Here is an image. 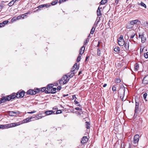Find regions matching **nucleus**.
I'll return each instance as SVG.
<instances>
[{
  "label": "nucleus",
  "instance_id": "nucleus-1",
  "mask_svg": "<svg viewBox=\"0 0 148 148\" xmlns=\"http://www.w3.org/2000/svg\"><path fill=\"white\" fill-rule=\"evenodd\" d=\"M40 92V89L38 88H37L35 90L32 89H29L27 91L26 94L27 95H34L36 94L37 93H38Z\"/></svg>",
  "mask_w": 148,
  "mask_h": 148
},
{
  "label": "nucleus",
  "instance_id": "nucleus-2",
  "mask_svg": "<svg viewBox=\"0 0 148 148\" xmlns=\"http://www.w3.org/2000/svg\"><path fill=\"white\" fill-rule=\"evenodd\" d=\"M118 43L120 46H123L125 45V41L123 38V36L121 35L119 38L117 39Z\"/></svg>",
  "mask_w": 148,
  "mask_h": 148
},
{
  "label": "nucleus",
  "instance_id": "nucleus-3",
  "mask_svg": "<svg viewBox=\"0 0 148 148\" xmlns=\"http://www.w3.org/2000/svg\"><path fill=\"white\" fill-rule=\"evenodd\" d=\"M126 90H127V88L124 87L120 88L119 91L118 93L121 95L120 97H123L125 94V92Z\"/></svg>",
  "mask_w": 148,
  "mask_h": 148
},
{
  "label": "nucleus",
  "instance_id": "nucleus-4",
  "mask_svg": "<svg viewBox=\"0 0 148 148\" xmlns=\"http://www.w3.org/2000/svg\"><path fill=\"white\" fill-rule=\"evenodd\" d=\"M139 137V136L138 134H136L134 136L133 143L134 146H136L138 144Z\"/></svg>",
  "mask_w": 148,
  "mask_h": 148
},
{
  "label": "nucleus",
  "instance_id": "nucleus-5",
  "mask_svg": "<svg viewBox=\"0 0 148 148\" xmlns=\"http://www.w3.org/2000/svg\"><path fill=\"white\" fill-rule=\"evenodd\" d=\"M25 93V92L23 90L18 91L16 93L17 98H22L24 96Z\"/></svg>",
  "mask_w": 148,
  "mask_h": 148
},
{
  "label": "nucleus",
  "instance_id": "nucleus-6",
  "mask_svg": "<svg viewBox=\"0 0 148 148\" xmlns=\"http://www.w3.org/2000/svg\"><path fill=\"white\" fill-rule=\"evenodd\" d=\"M135 34L134 33H132L130 36V41H133L134 42H136V41L137 40V38L136 37H135Z\"/></svg>",
  "mask_w": 148,
  "mask_h": 148
},
{
  "label": "nucleus",
  "instance_id": "nucleus-7",
  "mask_svg": "<svg viewBox=\"0 0 148 148\" xmlns=\"http://www.w3.org/2000/svg\"><path fill=\"white\" fill-rule=\"evenodd\" d=\"M32 116H31L23 119L21 121V122L20 123L22 124L31 121H32L31 119L32 118Z\"/></svg>",
  "mask_w": 148,
  "mask_h": 148
},
{
  "label": "nucleus",
  "instance_id": "nucleus-8",
  "mask_svg": "<svg viewBox=\"0 0 148 148\" xmlns=\"http://www.w3.org/2000/svg\"><path fill=\"white\" fill-rule=\"evenodd\" d=\"M56 88H52L51 90H47L45 91V93L47 94L48 93H52L54 94L56 92Z\"/></svg>",
  "mask_w": 148,
  "mask_h": 148
},
{
  "label": "nucleus",
  "instance_id": "nucleus-9",
  "mask_svg": "<svg viewBox=\"0 0 148 148\" xmlns=\"http://www.w3.org/2000/svg\"><path fill=\"white\" fill-rule=\"evenodd\" d=\"M88 140V139L87 136H84L82 139L81 143L82 144H84L86 143Z\"/></svg>",
  "mask_w": 148,
  "mask_h": 148
},
{
  "label": "nucleus",
  "instance_id": "nucleus-10",
  "mask_svg": "<svg viewBox=\"0 0 148 148\" xmlns=\"http://www.w3.org/2000/svg\"><path fill=\"white\" fill-rule=\"evenodd\" d=\"M62 79L64 81L65 83H66L69 81L70 78L68 75H64L63 76Z\"/></svg>",
  "mask_w": 148,
  "mask_h": 148
},
{
  "label": "nucleus",
  "instance_id": "nucleus-11",
  "mask_svg": "<svg viewBox=\"0 0 148 148\" xmlns=\"http://www.w3.org/2000/svg\"><path fill=\"white\" fill-rule=\"evenodd\" d=\"M143 83L144 84H148V75L144 77L143 80Z\"/></svg>",
  "mask_w": 148,
  "mask_h": 148
},
{
  "label": "nucleus",
  "instance_id": "nucleus-12",
  "mask_svg": "<svg viewBox=\"0 0 148 148\" xmlns=\"http://www.w3.org/2000/svg\"><path fill=\"white\" fill-rule=\"evenodd\" d=\"M139 37L141 39V42L142 43H144L146 40V38L144 36V34H139Z\"/></svg>",
  "mask_w": 148,
  "mask_h": 148
},
{
  "label": "nucleus",
  "instance_id": "nucleus-13",
  "mask_svg": "<svg viewBox=\"0 0 148 148\" xmlns=\"http://www.w3.org/2000/svg\"><path fill=\"white\" fill-rule=\"evenodd\" d=\"M9 22L8 20L2 22V23H0V28L4 27L6 25L8 24Z\"/></svg>",
  "mask_w": 148,
  "mask_h": 148
},
{
  "label": "nucleus",
  "instance_id": "nucleus-14",
  "mask_svg": "<svg viewBox=\"0 0 148 148\" xmlns=\"http://www.w3.org/2000/svg\"><path fill=\"white\" fill-rule=\"evenodd\" d=\"M79 69V67L77 66V63H75L73 66L72 67V70L71 71L72 72L74 71L75 69L77 70Z\"/></svg>",
  "mask_w": 148,
  "mask_h": 148
},
{
  "label": "nucleus",
  "instance_id": "nucleus-15",
  "mask_svg": "<svg viewBox=\"0 0 148 148\" xmlns=\"http://www.w3.org/2000/svg\"><path fill=\"white\" fill-rule=\"evenodd\" d=\"M8 99L6 97L3 96L1 98V100L0 99V102L1 103H2L4 102L7 101H9Z\"/></svg>",
  "mask_w": 148,
  "mask_h": 148
},
{
  "label": "nucleus",
  "instance_id": "nucleus-16",
  "mask_svg": "<svg viewBox=\"0 0 148 148\" xmlns=\"http://www.w3.org/2000/svg\"><path fill=\"white\" fill-rule=\"evenodd\" d=\"M21 124L20 122H18L16 123H11L10 124V128L18 126Z\"/></svg>",
  "mask_w": 148,
  "mask_h": 148
},
{
  "label": "nucleus",
  "instance_id": "nucleus-17",
  "mask_svg": "<svg viewBox=\"0 0 148 148\" xmlns=\"http://www.w3.org/2000/svg\"><path fill=\"white\" fill-rule=\"evenodd\" d=\"M54 85L52 84H48L47 86V90H51L53 88Z\"/></svg>",
  "mask_w": 148,
  "mask_h": 148
},
{
  "label": "nucleus",
  "instance_id": "nucleus-18",
  "mask_svg": "<svg viewBox=\"0 0 148 148\" xmlns=\"http://www.w3.org/2000/svg\"><path fill=\"white\" fill-rule=\"evenodd\" d=\"M9 128V124L5 125H0V129H3Z\"/></svg>",
  "mask_w": 148,
  "mask_h": 148
},
{
  "label": "nucleus",
  "instance_id": "nucleus-19",
  "mask_svg": "<svg viewBox=\"0 0 148 148\" xmlns=\"http://www.w3.org/2000/svg\"><path fill=\"white\" fill-rule=\"evenodd\" d=\"M129 42L128 41L126 42L125 43V48L126 51H128L129 49Z\"/></svg>",
  "mask_w": 148,
  "mask_h": 148
},
{
  "label": "nucleus",
  "instance_id": "nucleus-20",
  "mask_svg": "<svg viewBox=\"0 0 148 148\" xmlns=\"http://www.w3.org/2000/svg\"><path fill=\"white\" fill-rule=\"evenodd\" d=\"M10 100L11 99H13L15 98L16 97L17 98V94L15 93H13L10 95Z\"/></svg>",
  "mask_w": 148,
  "mask_h": 148
},
{
  "label": "nucleus",
  "instance_id": "nucleus-21",
  "mask_svg": "<svg viewBox=\"0 0 148 148\" xmlns=\"http://www.w3.org/2000/svg\"><path fill=\"white\" fill-rule=\"evenodd\" d=\"M85 49V47L84 46H82L80 49L79 54L82 55L84 53V50Z\"/></svg>",
  "mask_w": 148,
  "mask_h": 148
},
{
  "label": "nucleus",
  "instance_id": "nucleus-22",
  "mask_svg": "<svg viewBox=\"0 0 148 148\" xmlns=\"http://www.w3.org/2000/svg\"><path fill=\"white\" fill-rule=\"evenodd\" d=\"M135 113H136L137 112V111L138 110V106H139V103H138L136 101V104H135Z\"/></svg>",
  "mask_w": 148,
  "mask_h": 148
},
{
  "label": "nucleus",
  "instance_id": "nucleus-23",
  "mask_svg": "<svg viewBox=\"0 0 148 148\" xmlns=\"http://www.w3.org/2000/svg\"><path fill=\"white\" fill-rule=\"evenodd\" d=\"M54 113L53 111L52 110H49L46 111L45 112V113L46 114V115H48L52 114Z\"/></svg>",
  "mask_w": 148,
  "mask_h": 148
},
{
  "label": "nucleus",
  "instance_id": "nucleus-24",
  "mask_svg": "<svg viewBox=\"0 0 148 148\" xmlns=\"http://www.w3.org/2000/svg\"><path fill=\"white\" fill-rule=\"evenodd\" d=\"M139 68L138 64L136 63L134 65V69L135 71H137Z\"/></svg>",
  "mask_w": 148,
  "mask_h": 148
},
{
  "label": "nucleus",
  "instance_id": "nucleus-25",
  "mask_svg": "<svg viewBox=\"0 0 148 148\" xmlns=\"http://www.w3.org/2000/svg\"><path fill=\"white\" fill-rule=\"evenodd\" d=\"M97 16H101V10L100 9V7H99L97 9Z\"/></svg>",
  "mask_w": 148,
  "mask_h": 148
},
{
  "label": "nucleus",
  "instance_id": "nucleus-26",
  "mask_svg": "<svg viewBox=\"0 0 148 148\" xmlns=\"http://www.w3.org/2000/svg\"><path fill=\"white\" fill-rule=\"evenodd\" d=\"M16 113L12 111H10V116H16Z\"/></svg>",
  "mask_w": 148,
  "mask_h": 148
},
{
  "label": "nucleus",
  "instance_id": "nucleus-27",
  "mask_svg": "<svg viewBox=\"0 0 148 148\" xmlns=\"http://www.w3.org/2000/svg\"><path fill=\"white\" fill-rule=\"evenodd\" d=\"M144 93V94L143 95V98H144V99L146 101H147V100L146 99V97H147V94L146 92H143V93Z\"/></svg>",
  "mask_w": 148,
  "mask_h": 148
},
{
  "label": "nucleus",
  "instance_id": "nucleus-28",
  "mask_svg": "<svg viewBox=\"0 0 148 148\" xmlns=\"http://www.w3.org/2000/svg\"><path fill=\"white\" fill-rule=\"evenodd\" d=\"M114 51L116 52L117 53H119L120 51V48L119 47H115L114 49Z\"/></svg>",
  "mask_w": 148,
  "mask_h": 148
},
{
  "label": "nucleus",
  "instance_id": "nucleus-29",
  "mask_svg": "<svg viewBox=\"0 0 148 148\" xmlns=\"http://www.w3.org/2000/svg\"><path fill=\"white\" fill-rule=\"evenodd\" d=\"M86 128L87 129H89L90 128V124L88 122H86Z\"/></svg>",
  "mask_w": 148,
  "mask_h": 148
},
{
  "label": "nucleus",
  "instance_id": "nucleus-30",
  "mask_svg": "<svg viewBox=\"0 0 148 148\" xmlns=\"http://www.w3.org/2000/svg\"><path fill=\"white\" fill-rule=\"evenodd\" d=\"M117 86V85H115L113 86L112 87V90L113 92H115L116 91V87Z\"/></svg>",
  "mask_w": 148,
  "mask_h": 148
},
{
  "label": "nucleus",
  "instance_id": "nucleus-31",
  "mask_svg": "<svg viewBox=\"0 0 148 148\" xmlns=\"http://www.w3.org/2000/svg\"><path fill=\"white\" fill-rule=\"evenodd\" d=\"M24 16V14H22L21 15H19L17 17H16V19L17 20L21 19L22 18H23V19L24 18L23 16Z\"/></svg>",
  "mask_w": 148,
  "mask_h": 148
},
{
  "label": "nucleus",
  "instance_id": "nucleus-32",
  "mask_svg": "<svg viewBox=\"0 0 148 148\" xmlns=\"http://www.w3.org/2000/svg\"><path fill=\"white\" fill-rule=\"evenodd\" d=\"M114 81L116 83H120L121 80L119 78H116L114 79Z\"/></svg>",
  "mask_w": 148,
  "mask_h": 148
},
{
  "label": "nucleus",
  "instance_id": "nucleus-33",
  "mask_svg": "<svg viewBox=\"0 0 148 148\" xmlns=\"http://www.w3.org/2000/svg\"><path fill=\"white\" fill-rule=\"evenodd\" d=\"M134 24L139 25L140 23V21H138V20H134Z\"/></svg>",
  "mask_w": 148,
  "mask_h": 148
},
{
  "label": "nucleus",
  "instance_id": "nucleus-34",
  "mask_svg": "<svg viewBox=\"0 0 148 148\" xmlns=\"http://www.w3.org/2000/svg\"><path fill=\"white\" fill-rule=\"evenodd\" d=\"M96 27H93L92 28L90 32V33L91 34H93L95 30Z\"/></svg>",
  "mask_w": 148,
  "mask_h": 148
},
{
  "label": "nucleus",
  "instance_id": "nucleus-35",
  "mask_svg": "<svg viewBox=\"0 0 148 148\" xmlns=\"http://www.w3.org/2000/svg\"><path fill=\"white\" fill-rule=\"evenodd\" d=\"M132 25L130 24H128L126 25V28L127 29H131L132 28Z\"/></svg>",
  "mask_w": 148,
  "mask_h": 148
},
{
  "label": "nucleus",
  "instance_id": "nucleus-36",
  "mask_svg": "<svg viewBox=\"0 0 148 148\" xmlns=\"http://www.w3.org/2000/svg\"><path fill=\"white\" fill-rule=\"evenodd\" d=\"M59 83L60 84L64 85L66 84L65 82L64 81L62 78L61 79Z\"/></svg>",
  "mask_w": 148,
  "mask_h": 148
},
{
  "label": "nucleus",
  "instance_id": "nucleus-37",
  "mask_svg": "<svg viewBox=\"0 0 148 148\" xmlns=\"http://www.w3.org/2000/svg\"><path fill=\"white\" fill-rule=\"evenodd\" d=\"M58 2V0H55L53 1L51 3V5H54L56 4Z\"/></svg>",
  "mask_w": 148,
  "mask_h": 148
},
{
  "label": "nucleus",
  "instance_id": "nucleus-38",
  "mask_svg": "<svg viewBox=\"0 0 148 148\" xmlns=\"http://www.w3.org/2000/svg\"><path fill=\"white\" fill-rule=\"evenodd\" d=\"M68 74V75L69 76L68 77H69V78H71L75 74H74V73H71V74H70V73H69Z\"/></svg>",
  "mask_w": 148,
  "mask_h": 148
},
{
  "label": "nucleus",
  "instance_id": "nucleus-39",
  "mask_svg": "<svg viewBox=\"0 0 148 148\" xmlns=\"http://www.w3.org/2000/svg\"><path fill=\"white\" fill-rule=\"evenodd\" d=\"M107 1V0H102L100 3L101 4H104L106 3Z\"/></svg>",
  "mask_w": 148,
  "mask_h": 148
},
{
  "label": "nucleus",
  "instance_id": "nucleus-40",
  "mask_svg": "<svg viewBox=\"0 0 148 148\" xmlns=\"http://www.w3.org/2000/svg\"><path fill=\"white\" fill-rule=\"evenodd\" d=\"M140 5L141 6L144 7L145 8H146V5L143 2H141Z\"/></svg>",
  "mask_w": 148,
  "mask_h": 148
},
{
  "label": "nucleus",
  "instance_id": "nucleus-41",
  "mask_svg": "<svg viewBox=\"0 0 148 148\" xmlns=\"http://www.w3.org/2000/svg\"><path fill=\"white\" fill-rule=\"evenodd\" d=\"M40 90V91H41L42 92H45V91H47V90H46V87H43L42 88H41V90Z\"/></svg>",
  "mask_w": 148,
  "mask_h": 148
},
{
  "label": "nucleus",
  "instance_id": "nucleus-42",
  "mask_svg": "<svg viewBox=\"0 0 148 148\" xmlns=\"http://www.w3.org/2000/svg\"><path fill=\"white\" fill-rule=\"evenodd\" d=\"M51 5H48L47 4H43V7H45L46 8H47L49 7Z\"/></svg>",
  "mask_w": 148,
  "mask_h": 148
},
{
  "label": "nucleus",
  "instance_id": "nucleus-43",
  "mask_svg": "<svg viewBox=\"0 0 148 148\" xmlns=\"http://www.w3.org/2000/svg\"><path fill=\"white\" fill-rule=\"evenodd\" d=\"M17 20V19H16V17H14L11 20V22L13 23L15 21H16Z\"/></svg>",
  "mask_w": 148,
  "mask_h": 148
},
{
  "label": "nucleus",
  "instance_id": "nucleus-44",
  "mask_svg": "<svg viewBox=\"0 0 148 148\" xmlns=\"http://www.w3.org/2000/svg\"><path fill=\"white\" fill-rule=\"evenodd\" d=\"M97 54L98 56H100V54H101L100 50L99 48H97Z\"/></svg>",
  "mask_w": 148,
  "mask_h": 148
},
{
  "label": "nucleus",
  "instance_id": "nucleus-45",
  "mask_svg": "<svg viewBox=\"0 0 148 148\" xmlns=\"http://www.w3.org/2000/svg\"><path fill=\"white\" fill-rule=\"evenodd\" d=\"M99 21H96L94 24L93 27H96L97 24H98Z\"/></svg>",
  "mask_w": 148,
  "mask_h": 148
},
{
  "label": "nucleus",
  "instance_id": "nucleus-46",
  "mask_svg": "<svg viewBox=\"0 0 148 148\" xmlns=\"http://www.w3.org/2000/svg\"><path fill=\"white\" fill-rule=\"evenodd\" d=\"M43 8V4L42 5H40L39 6H38L37 7V8H38V9L37 10V11H38L39 10H40V8Z\"/></svg>",
  "mask_w": 148,
  "mask_h": 148
},
{
  "label": "nucleus",
  "instance_id": "nucleus-47",
  "mask_svg": "<svg viewBox=\"0 0 148 148\" xmlns=\"http://www.w3.org/2000/svg\"><path fill=\"white\" fill-rule=\"evenodd\" d=\"M144 56L146 58H148V52L144 53Z\"/></svg>",
  "mask_w": 148,
  "mask_h": 148
},
{
  "label": "nucleus",
  "instance_id": "nucleus-48",
  "mask_svg": "<svg viewBox=\"0 0 148 148\" xmlns=\"http://www.w3.org/2000/svg\"><path fill=\"white\" fill-rule=\"evenodd\" d=\"M14 2V0H13L10 2V7L13 5Z\"/></svg>",
  "mask_w": 148,
  "mask_h": 148
},
{
  "label": "nucleus",
  "instance_id": "nucleus-49",
  "mask_svg": "<svg viewBox=\"0 0 148 148\" xmlns=\"http://www.w3.org/2000/svg\"><path fill=\"white\" fill-rule=\"evenodd\" d=\"M62 111L61 110H57L56 112V114H59L61 113Z\"/></svg>",
  "mask_w": 148,
  "mask_h": 148
},
{
  "label": "nucleus",
  "instance_id": "nucleus-50",
  "mask_svg": "<svg viewBox=\"0 0 148 148\" xmlns=\"http://www.w3.org/2000/svg\"><path fill=\"white\" fill-rule=\"evenodd\" d=\"M81 56H79L77 58V61L78 62L80 60Z\"/></svg>",
  "mask_w": 148,
  "mask_h": 148
},
{
  "label": "nucleus",
  "instance_id": "nucleus-51",
  "mask_svg": "<svg viewBox=\"0 0 148 148\" xmlns=\"http://www.w3.org/2000/svg\"><path fill=\"white\" fill-rule=\"evenodd\" d=\"M88 39H87L84 41V45H86L87 43H88Z\"/></svg>",
  "mask_w": 148,
  "mask_h": 148
},
{
  "label": "nucleus",
  "instance_id": "nucleus-52",
  "mask_svg": "<svg viewBox=\"0 0 148 148\" xmlns=\"http://www.w3.org/2000/svg\"><path fill=\"white\" fill-rule=\"evenodd\" d=\"M130 23L131 25L134 24V20H132V21H130Z\"/></svg>",
  "mask_w": 148,
  "mask_h": 148
},
{
  "label": "nucleus",
  "instance_id": "nucleus-53",
  "mask_svg": "<svg viewBox=\"0 0 148 148\" xmlns=\"http://www.w3.org/2000/svg\"><path fill=\"white\" fill-rule=\"evenodd\" d=\"M75 109L76 110H82V109L81 108H75Z\"/></svg>",
  "mask_w": 148,
  "mask_h": 148
},
{
  "label": "nucleus",
  "instance_id": "nucleus-54",
  "mask_svg": "<svg viewBox=\"0 0 148 148\" xmlns=\"http://www.w3.org/2000/svg\"><path fill=\"white\" fill-rule=\"evenodd\" d=\"M61 88V87L60 86H58L57 88V90H60Z\"/></svg>",
  "mask_w": 148,
  "mask_h": 148
},
{
  "label": "nucleus",
  "instance_id": "nucleus-55",
  "mask_svg": "<svg viewBox=\"0 0 148 148\" xmlns=\"http://www.w3.org/2000/svg\"><path fill=\"white\" fill-rule=\"evenodd\" d=\"M36 112L35 111H32L31 112H27L28 114H32L35 113Z\"/></svg>",
  "mask_w": 148,
  "mask_h": 148
},
{
  "label": "nucleus",
  "instance_id": "nucleus-56",
  "mask_svg": "<svg viewBox=\"0 0 148 148\" xmlns=\"http://www.w3.org/2000/svg\"><path fill=\"white\" fill-rule=\"evenodd\" d=\"M30 11H29L28 12L25 13V14H24V15H25V16H27L26 15H27L29 14H30Z\"/></svg>",
  "mask_w": 148,
  "mask_h": 148
},
{
  "label": "nucleus",
  "instance_id": "nucleus-57",
  "mask_svg": "<svg viewBox=\"0 0 148 148\" xmlns=\"http://www.w3.org/2000/svg\"><path fill=\"white\" fill-rule=\"evenodd\" d=\"M74 102H75V104H78L79 103V102L77 101H76V100H75L74 101Z\"/></svg>",
  "mask_w": 148,
  "mask_h": 148
},
{
  "label": "nucleus",
  "instance_id": "nucleus-58",
  "mask_svg": "<svg viewBox=\"0 0 148 148\" xmlns=\"http://www.w3.org/2000/svg\"><path fill=\"white\" fill-rule=\"evenodd\" d=\"M119 0H116L115 1V3L116 4H118L119 3Z\"/></svg>",
  "mask_w": 148,
  "mask_h": 148
},
{
  "label": "nucleus",
  "instance_id": "nucleus-59",
  "mask_svg": "<svg viewBox=\"0 0 148 148\" xmlns=\"http://www.w3.org/2000/svg\"><path fill=\"white\" fill-rule=\"evenodd\" d=\"M72 97H73V99H74V98H76V95H73Z\"/></svg>",
  "mask_w": 148,
  "mask_h": 148
},
{
  "label": "nucleus",
  "instance_id": "nucleus-60",
  "mask_svg": "<svg viewBox=\"0 0 148 148\" xmlns=\"http://www.w3.org/2000/svg\"><path fill=\"white\" fill-rule=\"evenodd\" d=\"M107 84H104V85H103V87H106L107 86Z\"/></svg>",
  "mask_w": 148,
  "mask_h": 148
},
{
  "label": "nucleus",
  "instance_id": "nucleus-61",
  "mask_svg": "<svg viewBox=\"0 0 148 148\" xmlns=\"http://www.w3.org/2000/svg\"><path fill=\"white\" fill-rule=\"evenodd\" d=\"M131 147H132V145H131V144H130V143L129 144L128 148H131Z\"/></svg>",
  "mask_w": 148,
  "mask_h": 148
},
{
  "label": "nucleus",
  "instance_id": "nucleus-62",
  "mask_svg": "<svg viewBox=\"0 0 148 148\" xmlns=\"http://www.w3.org/2000/svg\"><path fill=\"white\" fill-rule=\"evenodd\" d=\"M131 147H132V145H131V144H130V143L129 144L128 148H131Z\"/></svg>",
  "mask_w": 148,
  "mask_h": 148
},
{
  "label": "nucleus",
  "instance_id": "nucleus-63",
  "mask_svg": "<svg viewBox=\"0 0 148 148\" xmlns=\"http://www.w3.org/2000/svg\"><path fill=\"white\" fill-rule=\"evenodd\" d=\"M88 57H89L88 56H87L86 57L85 60V61H86L87 60V59L88 58Z\"/></svg>",
  "mask_w": 148,
  "mask_h": 148
},
{
  "label": "nucleus",
  "instance_id": "nucleus-64",
  "mask_svg": "<svg viewBox=\"0 0 148 148\" xmlns=\"http://www.w3.org/2000/svg\"><path fill=\"white\" fill-rule=\"evenodd\" d=\"M68 94H66V95H63V96L64 97H66V96H68Z\"/></svg>",
  "mask_w": 148,
  "mask_h": 148
}]
</instances>
